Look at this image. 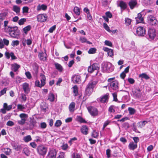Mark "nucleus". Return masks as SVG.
I'll use <instances>...</instances> for the list:
<instances>
[{
	"label": "nucleus",
	"instance_id": "nucleus-1",
	"mask_svg": "<svg viewBox=\"0 0 158 158\" xmlns=\"http://www.w3.org/2000/svg\"><path fill=\"white\" fill-rule=\"evenodd\" d=\"M7 30L9 34L12 37L16 39L18 38L20 32L17 27L8 26Z\"/></svg>",
	"mask_w": 158,
	"mask_h": 158
},
{
	"label": "nucleus",
	"instance_id": "nucleus-2",
	"mask_svg": "<svg viewBox=\"0 0 158 158\" xmlns=\"http://www.w3.org/2000/svg\"><path fill=\"white\" fill-rule=\"evenodd\" d=\"M98 82L97 80H91L87 85L85 93L88 96L89 95L93 92L94 88Z\"/></svg>",
	"mask_w": 158,
	"mask_h": 158
},
{
	"label": "nucleus",
	"instance_id": "nucleus-3",
	"mask_svg": "<svg viewBox=\"0 0 158 158\" xmlns=\"http://www.w3.org/2000/svg\"><path fill=\"white\" fill-rule=\"evenodd\" d=\"M101 68L103 72L108 73L113 70L114 66L110 62H104L102 64Z\"/></svg>",
	"mask_w": 158,
	"mask_h": 158
},
{
	"label": "nucleus",
	"instance_id": "nucleus-4",
	"mask_svg": "<svg viewBox=\"0 0 158 158\" xmlns=\"http://www.w3.org/2000/svg\"><path fill=\"white\" fill-rule=\"evenodd\" d=\"M148 23L152 26H156L158 25V21L156 18L152 15L148 16L147 18Z\"/></svg>",
	"mask_w": 158,
	"mask_h": 158
},
{
	"label": "nucleus",
	"instance_id": "nucleus-5",
	"mask_svg": "<svg viewBox=\"0 0 158 158\" xmlns=\"http://www.w3.org/2000/svg\"><path fill=\"white\" fill-rule=\"evenodd\" d=\"M37 151L39 155L44 156L46 153L47 148L44 145H40L37 146Z\"/></svg>",
	"mask_w": 158,
	"mask_h": 158
},
{
	"label": "nucleus",
	"instance_id": "nucleus-6",
	"mask_svg": "<svg viewBox=\"0 0 158 158\" xmlns=\"http://www.w3.org/2000/svg\"><path fill=\"white\" fill-rule=\"evenodd\" d=\"M99 64L97 63H94L89 67L88 70L89 72L91 73L95 70H98L99 69Z\"/></svg>",
	"mask_w": 158,
	"mask_h": 158
},
{
	"label": "nucleus",
	"instance_id": "nucleus-7",
	"mask_svg": "<svg viewBox=\"0 0 158 158\" xmlns=\"http://www.w3.org/2000/svg\"><path fill=\"white\" fill-rule=\"evenodd\" d=\"M87 109L92 116H95L98 115V111L96 108L92 106H90L87 107Z\"/></svg>",
	"mask_w": 158,
	"mask_h": 158
},
{
	"label": "nucleus",
	"instance_id": "nucleus-8",
	"mask_svg": "<svg viewBox=\"0 0 158 158\" xmlns=\"http://www.w3.org/2000/svg\"><path fill=\"white\" fill-rule=\"evenodd\" d=\"M148 34L150 39L154 40L156 37V33L155 29H150L148 31Z\"/></svg>",
	"mask_w": 158,
	"mask_h": 158
},
{
	"label": "nucleus",
	"instance_id": "nucleus-9",
	"mask_svg": "<svg viewBox=\"0 0 158 158\" xmlns=\"http://www.w3.org/2000/svg\"><path fill=\"white\" fill-rule=\"evenodd\" d=\"M136 34L139 36H143L145 34V29L142 27H139L137 28Z\"/></svg>",
	"mask_w": 158,
	"mask_h": 158
},
{
	"label": "nucleus",
	"instance_id": "nucleus-10",
	"mask_svg": "<svg viewBox=\"0 0 158 158\" xmlns=\"http://www.w3.org/2000/svg\"><path fill=\"white\" fill-rule=\"evenodd\" d=\"M118 6L120 7L121 10L122 12L123 10H125L127 7V5L126 2L123 1H120L118 2Z\"/></svg>",
	"mask_w": 158,
	"mask_h": 158
},
{
	"label": "nucleus",
	"instance_id": "nucleus-11",
	"mask_svg": "<svg viewBox=\"0 0 158 158\" xmlns=\"http://www.w3.org/2000/svg\"><path fill=\"white\" fill-rule=\"evenodd\" d=\"M118 83L117 81H112L108 84L109 87L114 90H117L118 89Z\"/></svg>",
	"mask_w": 158,
	"mask_h": 158
},
{
	"label": "nucleus",
	"instance_id": "nucleus-12",
	"mask_svg": "<svg viewBox=\"0 0 158 158\" xmlns=\"http://www.w3.org/2000/svg\"><path fill=\"white\" fill-rule=\"evenodd\" d=\"M47 19V16L46 14H39L37 16V19L38 22H43L45 21Z\"/></svg>",
	"mask_w": 158,
	"mask_h": 158
},
{
	"label": "nucleus",
	"instance_id": "nucleus-13",
	"mask_svg": "<svg viewBox=\"0 0 158 158\" xmlns=\"http://www.w3.org/2000/svg\"><path fill=\"white\" fill-rule=\"evenodd\" d=\"M56 152L55 149H52L50 150L48 155L49 158H56Z\"/></svg>",
	"mask_w": 158,
	"mask_h": 158
},
{
	"label": "nucleus",
	"instance_id": "nucleus-14",
	"mask_svg": "<svg viewBox=\"0 0 158 158\" xmlns=\"http://www.w3.org/2000/svg\"><path fill=\"white\" fill-rule=\"evenodd\" d=\"M109 97L108 94H106L98 98V100L102 103H104L108 101Z\"/></svg>",
	"mask_w": 158,
	"mask_h": 158
},
{
	"label": "nucleus",
	"instance_id": "nucleus-15",
	"mask_svg": "<svg viewBox=\"0 0 158 158\" xmlns=\"http://www.w3.org/2000/svg\"><path fill=\"white\" fill-rule=\"evenodd\" d=\"M133 94L134 97L136 98H140L142 95L141 90L139 89H135L133 91Z\"/></svg>",
	"mask_w": 158,
	"mask_h": 158
},
{
	"label": "nucleus",
	"instance_id": "nucleus-16",
	"mask_svg": "<svg viewBox=\"0 0 158 158\" xmlns=\"http://www.w3.org/2000/svg\"><path fill=\"white\" fill-rule=\"evenodd\" d=\"M80 76L79 75H74L72 77V80L74 83H79L81 82Z\"/></svg>",
	"mask_w": 158,
	"mask_h": 158
},
{
	"label": "nucleus",
	"instance_id": "nucleus-17",
	"mask_svg": "<svg viewBox=\"0 0 158 158\" xmlns=\"http://www.w3.org/2000/svg\"><path fill=\"white\" fill-rule=\"evenodd\" d=\"M38 56L39 59L41 60L45 61L47 60V54L45 52H40Z\"/></svg>",
	"mask_w": 158,
	"mask_h": 158
},
{
	"label": "nucleus",
	"instance_id": "nucleus-18",
	"mask_svg": "<svg viewBox=\"0 0 158 158\" xmlns=\"http://www.w3.org/2000/svg\"><path fill=\"white\" fill-rule=\"evenodd\" d=\"M11 145L13 148L17 151H20L22 148L21 145H19L17 143L15 142H12Z\"/></svg>",
	"mask_w": 158,
	"mask_h": 158
},
{
	"label": "nucleus",
	"instance_id": "nucleus-19",
	"mask_svg": "<svg viewBox=\"0 0 158 158\" xmlns=\"http://www.w3.org/2000/svg\"><path fill=\"white\" fill-rule=\"evenodd\" d=\"M137 4L136 0H130L128 5L131 9H134Z\"/></svg>",
	"mask_w": 158,
	"mask_h": 158
},
{
	"label": "nucleus",
	"instance_id": "nucleus-20",
	"mask_svg": "<svg viewBox=\"0 0 158 158\" xmlns=\"http://www.w3.org/2000/svg\"><path fill=\"white\" fill-rule=\"evenodd\" d=\"M23 88L25 93L26 94H28L30 91L29 85L27 83H24L23 84Z\"/></svg>",
	"mask_w": 158,
	"mask_h": 158
},
{
	"label": "nucleus",
	"instance_id": "nucleus-21",
	"mask_svg": "<svg viewBox=\"0 0 158 158\" xmlns=\"http://www.w3.org/2000/svg\"><path fill=\"white\" fill-rule=\"evenodd\" d=\"M11 69L14 72H16L20 68V66L17 63H14L11 64Z\"/></svg>",
	"mask_w": 158,
	"mask_h": 158
},
{
	"label": "nucleus",
	"instance_id": "nucleus-22",
	"mask_svg": "<svg viewBox=\"0 0 158 158\" xmlns=\"http://www.w3.org/2000/svg\"><path fill=\"white\" fill-rule=\"evenodd\" d=\"M142 16V15L140 13L138 14L137 16L135 18L137 23H143L144 22L143 18Z\"/></svg>",
	"mask_w": 158,
	"mask_h": 158
},
{
	"label": "nucleus",
	"instance_id": "nucleus-23",
	"mask_svg": "<svg viewBox=\"0 0 158 158\" xmlns=\"http://www.w3.org/2000/svg\"><path fill=\"white\" fill-rule=\"evenodd\" d=\"M103 50L106 52H107L108 55L111 57L113 55V51L112 49H109L107 48L104 47L103 48Z\"/></svg>",
	"mask_w": 158,
	"mask_h": 158
},
{
	"label": "nucleus",
	"instance_id": "nucleus-24",
	"mask_svg": "<svg viewBox=\"0 0 158 158\" xmlns=\"http://www.w3.org/2000/svg\"><path fill=\"white\" fill-rule=\"evenodd\" d=\"M88 128L86 126H82L81 129V132L84 135H86L88 133Z\"/></svg>",
	"mask_w": 158,
	"mask_h": 158
},
{
	"label": "nucleus",
	"instance_id": "nucleus-25",
	"mask_svg": "<svg viewBox=\"0 0 158 158\" xmlns=\"http://www.w3.org/2000/svg\"><path fill=\"white\" fill-rule=\"evenodd\" d=\"M75 103L74 102H72L69 105V109L70 112H73L75 110Z\"/></svg>",
	"mask_w": 158,
	"mask_h": 158
},
{
	"label": "nucleus",
	"instance_id": "nucleus-26",
	"mask_svg": "<svg viewBox=\"0 0 158 158\" xmlns=\"http://www.w3.org/2000/svg\"><path fill=\"white\" fill-rule=\"evenodd\" d=\"M47 8V6L46 5L44 4L40 5L39 4L37 6V10L38 11L40 10H45Z\"/></svg>",
	"mask_w": 158,
	"mask_h": 158
},
{
	"label": "nucleus",
	"instance_id": "nucleus-27",
	"mask_svg": "<svg viewBox=\"0 0 158 158\" xmlns=\"http://www.w3.org/2000/svg\"><path fill=\"white\" fill-rule=\"evenodd\" d=\"M40 76L41 77L40 81L41 82V85L42 86H44L45 84L46 77L42 73L40 74Z\"/></svg>",
	"mask_w": 158,
	"mask_h": 158
},
{
	"label": "nucleus",
	"instance_id": "nucleus-28",
	"mask_svg": "<svg viewBox=\"0 0 158 158\" xmlns=\"http://www.w3.org/2000/svg\"><path fill=\"white\" fill-rule=\"evenodd\" d=\"M128 147L131 150H134L137 148V143L132 142L129 143Z\"/></svg>",
	"mask_w": 158,
	"mask_h": 158
},
{
	"label": "nucleus",
	"instance_id": "nucleus-29",
	"mask_svg": "<svg viewBox=\"0 0 158 158\" xmlns=\"http://www.w3.org/2000/svg\"><path fill=\"white\" fill-rule=\"evenodd\" d=\"M54 64L56 69L58 70L59 72H61L63 70V68L62 66L57 63H55Z\"/></svg>",
	"mask_w": 158,
	"mask_h": 158
},
{
	"label": "nucleus",
	"instance_id": "nucleus-30",
	"mask_svg": "<svg viewBox=\"0 0 158 158\" xmlns=\"http://www.w3.org/2000/svg\"><path fill=\"white\" fill-rule=\"evenodd\" d=\"M54 95L52 93H50L48 95V99L51 102H53L54 100Z\"/></svg>",
	"mask_w": 158,
	"mask_h": 158
},
{
	"label": "nucleus",
	"instance_id": "nucleus-31",
	"mask_svg": "<svg viewBox=\"0 0 158 158\" xmlns=\"http://www.w3.org/2000/svg\"><path fill=\"white\" fill-rule=\"evenodd\" d=\"M73 11L77 15H79L80 14V10L78 7H75L73 9Z\"/></svg>",
	"mask_w": 158,
	"mask_h": 158
},
{
	"label": "nucleus",
	"instance_id": "nucleus-32",
	"mask_svg": "<svg viewBox=\"0 0 158 158\" xmlns=\"http://www.w3.org/2000/svg\"><path fill=\"white\" fill-rule=\"evenodd\" d=\"M80 40L82 43L86 42L88 44H92L91 42L87 41L86 38L85 37H81L80 38Z\"/></svg>",
	"mask_w": 158,
	"mask_h": 158
},
{
	"label": "nucleus",
	"instance_id": "nucleus-33",
	"mask_svg": "<svg viewBox=\"0 0 158 158\" xmlns=\"http://www.w3.org/2000/svg\"><path fill=\"white\" fill-rule=\"evenodd\" d=\"M32 140L31 136L30 135H28L25 136L23 138V140L25 142H28Z\"/></svg>",
	"mask_w": 158,
	"mask_h": 158
},
{
	"label": "nucleus",
	"instance_id": "nucleus-34",
	"mask_svg": "<svg viewBox=\"0 0 158 158\" xmlns=\"http://www.w3.org/2000/svg\"><path fill=\"white\" fill-rule=\"evenodd\" d=\"M3 108L5 109L6 110L9 111L12 108V105H10L7 106L6 103H4L3 104Z\"/></svg>",
	"mask_w": 158,
	"mask_h": 158
},
{
	"label": "nucleus",
	"instance_id": "nucleus-35",
	"mask_svg": "<svg viewBox=\"0 0 158 158\" xmlns=\"http://www.w3.org/2000/svg\"><path fill=\"white\" fill-rule=\"evenodd\" d=\"M36 123L35 121L33 120H31L29 122V126L30 128L31 129L33 128L34 127Z\"/></svg>",
	"mask_w": 158,
	"mask_h": 158
},
{
	"label": "nucleus",
	"instance_id": "nucleus-36",
	"mask_svg": "<svg viewBox=\"0 0 158 158\" xmlns=\"http://www.w3.org/2000/svg\"><path fill=\"white\" fill-rule=\"evenodd\" d=\"M128 110L129 111V114L130 115L134 114L136 112L134 108L131 107H129Z\"/></svg>",
	"mask_w": 158,
	"mask_h": 158
},
{
	"label": "nucleus",
	"instance_id": "nucleus-37",
	"mask_svg": "<svg viewBox=\"0 0 158 158\" xmlns=\"http://www.w3.org/2000/svg\"><path fill=\"white\" fill-rule=\"evenodd\" d=\"M73 92L75 96H77L78 94V88L77 85H75L73 87Z\"/></svg>",
	"mask_w": 158,
	"mask_h": 158
},
{
	"label": "nucleus",
	"instance_id": "nucleus-38",
	"mask_svg": "<svg viewBox=\"0 0 158 158\" xmlns=\"http://www.w3.org/2000/svg\"><path fill=\"white\" fill-rule=\"evenodd\" d=\"M20 8L19 7L14 6H13V10L17 14L19 13L20 12Z\"/></svg>",
	"mask_w": 158,
	"mask_h": 158
},
{
	"label": "nucleus",
	"instance_id": "nucleus-39",
	"mask_svg": "<svg viewBox=\"0 0 158 158\" xmlns=\"http://www.w3.org/2000/svg\"><path fill=\"white\" fill-rule=\"evenodd\" d=\"M31 29V26L28 25L23 29V31L25 34H27L28 31H30Z\"/></svg>",
	"mask_w": 158,
	"mask_h": 158
},
{
	"label": "nucleus",
	"instance_id": "nucleus-40",
	"mask_svg": "<svg viewBox=\"0 0 158 158\" xmlns=\"http://www.w3.org/2000/svg\"><path fill=\"white\" fill-rule=\"evenodd\" d=\"M147 121H143L140 122L139 123V127L140 128H142V127L144 126L145 124L147 123Z\"/></svg>",
	"mask_w": 158,
	"mask_h": 158
},
{
	"label": "nucleus",
	"instance_id": "nucleus-41",
	"mask_svg": "<svg viewBox=\"0 0 158 158\" xmlns=\"http://www.w3.org/2000/svg\"><path fill=\"white\" fill-rule=\"evenodd\" d=\"M139 77L145 79L146 80L148 79L149 78V77L147 74L144 73L140 74Z\"/></svg>",
	"mask_w": 158,
	"mask_h": 158
},
{
	"label": "nucleus",
	"instance_id": "nucleus-42",
	"mask_svg": "<svg viewBox=\"0 0 158 158\" xmlns=\"http://www.w3.org/2000/svg\"><path fill=\"white\" fill-rule=\"evenodd\" d=\"M96 49L94 48H90L88 51V53L90 54H94L96 52Z\"/></svg>",
	"mask_w": 158,
	"mask_h": 158
},
{
	"label": "nucleus",
	"instance_id": "nucleus-43",
	"mask_svg": "<svg viewBox=\"0 0 158 158\" xmlns=\"http://www.w3.org/2000/svg\"><path fill=\"white\" fill-rule=\"evenodd\" d=\"M4 153L6 155H9L11 153V149L8 148H5L4 149Z\"/></svg>",
	"mask_w": 158,
	"mask_h": 158
},
{
	"label": "nucleus",
	"instance_id": "nucleus-44",
	"mask_svg": "<svg viewBox=\"0 0 158 158\" xmlns=\"http://www.w3.org/2000/svg\"><path fill=\"white\" fill-rule=\"evenodd\" d=\"M115 106L113 105L110 106L108 109V111L110 113H114L115 112V110L114 109Z\"/></svg>",
	"mask_w": 158,
	"mask_h": 158
},
{
	"label": "nucleus",
	"instance_id": "nucleus-45",
	"mask_svg": "<svg viewBox=\"0 0 158 158\" xmlns=\"http://www.w3.org/2000/svg\"><path fill=\"white\" fill-rule=\"evenodd\" d=\"M131 19L128 18H126L125 19V24L127 26L129 25L131 22Z\"/></svg>",
	"mask_w": 158,
	"mask_h": 158
},
{
	"label": "nucleus",
	"instance_id": "nucleus-46",
	"mask_svg": "<svg viewBox=\"0 0 158 158\" xmlns=\"http://www.w3.org/2000/svg\"><path fill=\"white\" fill-rule=\"evenodd\" d=\"M26 21V19L25 18L21 19L18 22V23L20 25H23L25 22Z\"/></svg>",
	"mask_w": 158,
	"mask_h": 158
},
{
	"label": "nucleus",
	"instance_id": "nucleus-47",
	"mask_svg": "<svg viewBox=\"0 0 158 158\" xmlns=\"http://www.w3.org/2000/svg\"><path fill=\"white\" fill-rule=\"evenodd\" d=\"M61 121L60 120H58L56 121L55 123V126L56 127H60L61 124Z\"/></svg>",
	"mask_w": 158,
	"mask_h": 158
},
{
	"label": "nucleus",
	"instance_id": "nucleus-48",
	"mask_svg": "<svg viewBox=\"0 0 158 158\" xmlns=\"http://www.w3.org/2000/svg\"><path fill=\"white\" fill-rule=\"evenodd\" d=\"M29 151L28 148H24L23 149V152L27 156H29Z\"/></svg>",
	"mask_w": 158,
	"mask_h": 158
},
{
	"label": "nucleus",
	"instance_id": "nucleus-49",
	"mask_svg": "<svg viewBox=\"0 0 158 158\" xmlns=\"http://www.w3.org/2000/svg\"><path fill=\"white\" fill-rule=\"evenodd\" d=\"M19 42L18 40H14L12 41L11 43V45L13 47L15 46H17L19 44Z\"/></svg>",
	"mask_w": 158,
	"mask_h": 158
},
{
	"label": "nucleus",
	"instance_id": "nucleus-50",
	"mask_svg": "<svg viewBox=\"0 0 158 158\" xmlns=\"http://www.w3.org/2000/svg\"><path fill=\"white\" fill-rule=\"evenodd\" d=\"M19 117L21 118H24V119L26 120L27 118L28 117V115L26 114L22 113L20 114Z\"/></svg>",
	"mask_w": 158,
	"mask_h": 158
},
{
	"label": "nucleus",
	"instance_id": "nucleus-51",
	"mask_svg": "<svg viewBox=\"0 0 158 158\" xmlns=\"http://www.w3.org/2000/svg\"><path fill=\"white\" fill-rule=\"evenodd\" d=\"M122 126L123 127L126 129H128L130 127L129 124L128 123H123L122 125Z\"/></svg>",
	"mask_w": 158,
	"mask_h": 158
},
{
	"label": "nucleus",
	"instance_id": "nucleus-52",
	"mask_svg": "<svg viewBox=\"0 0 158 158\" xmlns=\"http://www.w3.org/2000/svg\"><path fill=\"white\" fill-rule=\"evenodd\" d=\"M56 28V26L55 25H53L49 29L48 32L50 33H52L55 30Z\"/></svg>",
	"mask_w": 158,
	"mask_h": 158
},
{
	"label": "nucleus",
	"instance_id": "nucleus-53",
	"mask_svg": "<svg viewBox=\"0 0 158 158\" xmlns=\"http://www.w3.org/2000/svg\"><path fill=\"white\" fill-rule=\"evenodd\" d=\"M103 26L104 28L106 31L108 32H110V27L106 23H104L103 24Z\"/></svg>",
	"mask_w": 158,
	"mask_h": 158
},
{
	"label": "nucleus",
	"instance_id": "nucleus-54",
	"mask_svg": "<svg viewBox=\"0 0 158 158\" xmlns=\"http://www.w3.org/2000/svg\"><path fill=\"white\" fill-rule=\"evenodd\" d=\"M104 43L106 45L110 47H112V43L109 41L106 40L105 41Z\"/></svg>",
	"mask_w": 158,
	"mask_h": 158
},
{
	"label": "nucleus",
	"instance_id": "nucleus-55",
	"mask_svg": "<svg viewBox=\"0 0 158 158\" xmlns=\"http://www.w3.org/2000/svg\"><path fill=\"white\" fill-rule=\"evenodd\" d=\"M26 121V119H24V118H21L20 120L18 121V123L20 125H23L25 123Z\"/></svg>",
	"mask_w": 158,
	"mask_h": 158
},
{
	"label": "nucleus",
	"instance_id": "nucleus-56",
	"mask_svg": "<svg viewBox=\"0 0 158 158\" xmlns=\"http://www.w3.org/2000/svg\"><path fill=\"white\" fill-rule=\"evenodd\" d=\"M35 84L36 86L41 88L42 87V85H41V84H40V82L39 80H36L35 82Z\"/></svg>",
	"mask_w": 158,
	"mask_h": 158
},
{
	"label": "nucleus",
	"instance_id": "nucleus-57",
	"mask_svg": "<svg viewBox=\"0 0 158 158\" xmlns=\"http://www.w3.org/2000/svg\"><path fill=\"white\" fill-rule=\"evenodd\" d=\"M40 127L42 129H45L47 127V124L45 122H42L40 123Z\"/></svg>",
	"mask_w": 158,
	"mask_h": 158
},
{
	"label": "nucleus",
	"instance_id": "nucleus-58",
	"mask_svg": "<svg viewBox=\"0 0 158 158\" xmlns=\"http://www.w3.org/2000/svg\"><path fill=\"white\" fill-rule=\"evenodd\" d=\"M111 150L109 149H108L106 150V155L108 158H109L110 157Z\"/></svg>",
	"mask_w": 158,
	"mask_h": 158
},
{
	"label": "nucleus",
	"instance_id": "nucleus-59",
	"mask_svg": "<svg viewBox=\"0 0 158 158\" xmlns=\"http://www.w3.org/2000/svg\"><path fill=\"white\" fill-rule=\"evenodd\" d=\"M98 135V133L95 131H94L92 134V136L94 138H97Z\"/></svg>",
	"mask_w": 158,
	"mask_h": 158
},
{
	"label": "nucleus",
	"instance_id": "nucleus-60",
	"mask_svg": "<svg viewBox=\"0 0 158 158\" xmlns=\"http://www.w3.org/2000/svg\"><path fill=\"white\" fill-rule=\"evenodd\" d=\"M14 125V123L12 121L10 120L8 121L6 123V125L8 126H13Z\"/></svg>",
	"mask_w": 158,
	"mask_h": 158
},
{
	"label": "nucleus",
	"instance_id": "nucleus-61",
	"mask_svg": "<svg viewBox=\"0 0 158 158\" xmlns=\"http://www.w3.org/2000/svg\"><path fill=\"white\" fill-rule=\"evenodd\" d=\"M109 4V3L107 0H103L102 4L103 6H105Z\"/></svg>",
	"mask_w": 158,
	"mask_h": 158
},
{
	"label": "nucleus",
	"instance_id": "nucleus-62",
	"mask_svg": "<svg viewBox=\"0 0 158 158\" xmlns=\"http://www.w3.org/2000/svg\"><path fill=\"white\" fill-rule=\"evenodd\" d=\"M27 78L28 79H30L31 77V76L30 72H26L25 73Z\"/></svg>",
	"mask_w": 158,
	"mask_h": 158
},
{
	"label": "nucleus",
	"instance_id": "nucleus-63",
	"mask_svg": "<svg viewBox=\"0 0 158 158\" xmlns=\"http://www.w3.org/2000/svg\"><path fill=\"white\" fill-rule=\"evenodd\" d=\"M5 18V15L4 13L0 14V22L2 21Z\"/></svg>",
	"mask_w": 158,
	"mask_h": 158
},
{
	"label": "nucleus",
	"instance_id": "nucleus-64",
	"mask_svg": "<svg viewBox=\"0 0 158 158\" xmlns=\"http://www.w3.org/2000/svg\"><path fill=\"white\" fill-rule=\"evenodd\" d=\"M3 42L4 43V45H6V46H8L9 44V41L5 39H3V40H2Z\"/></svg>",
	"mask_w": 158,
	"mask_h": 158
}]
</instances>
